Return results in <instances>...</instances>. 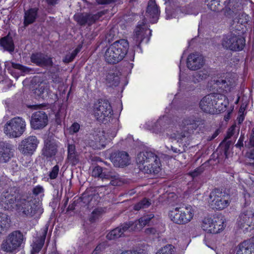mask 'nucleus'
I'll list each match as a JSON object with an SVG mask.
<instances>
[{
    "label": "nucleus",
    "instance_id": "obj_1",
    "mask_svg": "<svg viewBox=\"0 0 254 254\" xmlns=\"http://www.w3.org/2000/svg\"><path fill=\"white\" fill-rule=\"evenodd\" d=\"M228 104V100L224 95L212 93L205 96L201 99L199 107L205 113L214 114L225 110Z\"/></svg>",
    "mask_w": 254,
    "mask_h": 254
},
{
    "label": "nucleus",
    "instance_id": "obj_2",
    "mask_svg": "<svg viewBox=\"0 0 254 254\" xmlns=\"http://www.w3.org/2000/svg\"><path fill=\"white\" fill-rule=\"evenodd\" d=\"M129 44L127 40L121 39L112 44L106 49L104 58L110 64H116L123 59L127 55Z\"/></svg>",
    "mask_w": 254,
    "mask_h": 254
},
{
    "label": "nucleus",
    "instance_id": "obj_3",
    "mask_svg": "<svg viewBox=\"0 0 254 254\" xmlns=\"http://www.w3.org/2000/svg\"><path fill=\"white\" fill-rule=\"evenodd\" d=\"M136 162L139 170L146 173L157 174L160 170L158 158L151 152H142L138 154Z\"/></svg>",
    "mask_w": 254,
    "mask_h": 254
},
{
    "label": "nucleus",
    "instance_id": "obj_4",
    "mask_svg": "<svg viewBox=\"0 0 254 254\" xmlns=\"http://www.w3.org/2000/svg\"><path fill=\"white\" fill-rule=\"evenodd\" d=\"M194 214V210L191 206H180L171 208L168 216L176 224H186L193 219Z\"/></svg>",
    "mask_w": 254,
    "mask_h": 254
},
{
    "label": "nucleus",
    "instance_id": "obj_5",
    "mask_svg": "<svg viewBox=\"0 0 254 254\" xmlns=\"http://www.w3.org/2000/svg\"><path fill=\"white\" fill-rule=\"evenodd\" d=\"M23 241V234L18 231H13L3 240L0 249L7 253H16L19 250Z\"/></svg>",
    "mask_w": 254,
    "mask_h": 254
},
{
    "label": "nucleus",
    "instance_id": "obj_6",
    "mask_svg": "<svg viewBox=\"0 0 254 254\" xmlns=\"http://www.w3.org/2000/svg\"><path fill=\"white\" fill-rule=\"evenodd\" d=\"M39 207L36 205L31 197H22L17 200L16 208L14 210L19 215L31 217L35 215L38 211Z\"/></svg>",
    "mask_w": 254,
    "mask_h": 254
},
{
    "label": "nucleus",
    "instance_id": "obj_7",
    "mask_svg": "<svg viewBox=\"0 0 254 254\" xmlns=\"http://www.w3.org/2000/svg\"><path fill=\"white\" fill-rule=\"evenodd\" d=\"M24 120L20 117L12 118L4 126V132L10 137H18L24 132L25 127Z\"/></svg>",
    "mask_w": 254,
    "mask_h": 254
},
{
    "label": "nucleus",
    "instance_id": "obj_8",
    "mask_svg": "<svg viewBox=\"0 0 254 254\" xmlns=\"http://www.w3.org/2000/svg\"><path fill=\"white\" fill-rule=\"evenodd\" d=\"M93 114L102 122H110L113 116L112 107L108 101H101L94 104Z\"/></svg>",
    "mask_w": 254,
    "mask_h": 254
},
{
    "label": "nucleus",
    "instance_id": "obj_9",
    "mask_svg": "<svg viewBox=\"0 0 254 254\" xmlns=\"http://www.w3.org/2000/svg\"><path fill=\"white\" fill-rule=\"evenodd\" d=\"M201 228L207 233L217 234L224 230V221L220 217L207 216L202 220Z\"/></svg>",
    "mask_w": 254,
    "mask_h": 254
},
{
    "label": "nucleus",
    "instance_id": "obj_10",
    "mask_svg": "<svg viewBox=\"0 0 254 254\" xmlns=\"http://www.w3.org/2000/svg\"><path fill=\"white\" fill-rule=\"evenodd\" d=\"M208 203L212 208L224 209L229 204V196L218 189L214 190L209 195Z\"/></svg>",
    "mask_w": 254,
    "mask_h": 254
},
{
    "label": "nucleus",
    "instance_id": "obj_11",
    "mask_svg": "<svg viewBox=\"0 0 254 254\" xmlns=\"http://www.w3.org/2000/svg\"><path fill=\"white\" fill-rule=\"evenodd\" d=\"M16 195L14 189H10L3 192L0 196V207L4 210L14 211L17 200L19 199Z\"/></svg>",
    "mask_w": 254,
    "mask_h": 254
},
{
    "label": "nucleus",
    "instance_id": "obj_12",
    "mask_svg": "<svg viewBox=\"0 0 254 254\" xmlns=\"http://www.w3.org/2000/svg\"><path fill=\"white\" fill-rule=\"evenodd\" d=\"M245 45V39L240 35L230 34L224 38L222 46L227 49L232 51H240L243 49Z\"/></svg>",
    "mask_w": 254,
    "mask_h": 254
},
{
    "label": "nucleus",
    "instance_id": "obj_13",
    "mask_svg": "<svg viewBox=\"0 0 254 254\" xmlns=\"http://www.w3.org/2000/svg\"><path fill=\"white\" fill-rule=\"evenodd\" d=\"M39 143L36 136H29L21 141L19 150L23 154H31L36 150Z\"/></svg>",
    "mask_w": 254,
    "mask_h": 254
},
{
    "label": "nucleus",
    "instance_id": "obj_14",
    "mask_svg": "<svg viewBox=\"0 0 254 254\" xmlns=\"http://www.w3.org/2000/svg\"><path fill=\"white\" fill-rule=\"evenodd\" d=\"M254 221V213L251 210H246L239 215L237 225L238 228L245 232L253 225Z\"/></svg>",
    "mask_w": 254,
    "mask_h": 254
},
{
    "label": "nucleus",
    "instance_id": "obj_15",
    "mask_svg": "<svg viewBox=\"0 0 254 254\" xmlns=\"http://www.w3.org/2000/svg\"><path fill=\"white\" fill-rule=\"evenodd\" d=\"M48 122L47 115L43 111H38L34 113L31 120V125L35 129H40L47 126Z\"/></svg>",
    "mask_w": 254,
    "mask_h": 254
},
{
    "label": "nucleus",
    "instance_id": "obj_16",
    "mask_svg": "<svg viewBox=\"0 0 254 254\" xmlns=\"http://www.w3.org/2000/svg\"><path fill=\"white\" fill-rule=\"evenodd\" d=\"M150 34V30L145 25L137 26L132 36L133 44L138 47L143 40Z\"/></svg>",
    "mask_w": 254,
    "mask_h": 254
},
{
    "label": "nucleus",
    "instance_id": "obj_17",
    "mask_svg": "<svg viewBox=\"0 0 254 254\" xmlns=\"http://www.w3.org/2000/svg\"><path fill=\"white\" fill-rule=\"evenodd\" d=\"M153 217L154 215L153 214H150L141 217L134 222L126 223V225L128 227V228H127V231H139L141 230L143 228L150 222Z\"/></svg>",
    "mask_w": 254,
    "mask_h": 254
},
{
    "label": "nucleus",
    "instance_id": "obj_18",
    "mask_svg": "<svg viewBox=\"0 0 254 254\" xmlns=\"http://www.w3.org/2000/svg\"><path fill=\"white\" fill-rule=\"evenodd\" d=\"M107 134L105 132H99L95 136L94 139L90 142V146L95 149H101L105 146L107 143L110 141L115 136L114 134L111 137H107Z\"/></svg>",
    "mask_w": 254,
    "mask_h": 254
},
{
    "label": "nucleus",
    "instance_id": "obj_19",
    "mask_svg": "<svg viewBox=\"0 0 254 254\" xmlns=\"http://www.w3.org/2000/svg\"><path fill=\"white\" fill-rule=\"evenodd\" d=\"M111 160L115 166L123 167L129 164V159L127 152L122 151L112 154Z\"/></svg>",
    "mask_w": 254,
    "mask_h": 254
},
{
    "label": "nucleus",
    "instance_id": "obj_20",
    "mask_svg": "<svg viewBox=\"0 0 254 254\" xmlns=\"http://www.w3.org/2000/svg\"><path fill=\"white\" fill-rule=\"evenodd\" d=\"M204 61L203 57L197 53L190 54L187 60V66L191 70H197L204 65Z\"/></svg>",
    "mask_w": 254,
    "mask_h": 254
},
{
    "label": "nucleus",
    "instance_id": "obj_21",
    "mask_svg": "<svg viewBox=\"0 0 254 254\" xmlns=\"http://www.w3.org/2000/svg\"><path fill=\"white\" fill-rule=\"evenodd\" d=\"M160 11L155 0H149L147 7L146 17L150 22L156 23L159 18Z\"/></svg>",
    "mask_w": 254,
    "mask_h": 254
},
{
    "label": "nucleus",
    "instance_id": "obj_22",
    "mask_svg": "<svg viewBox=\"0 0 254 254\" xmlns=\"http://www.w3.org/2000/svg\"><path fill=\"white\" fill-rule=\"evenodd\" d=\"M58 144L53 139L45 141V145L42 150V154L47 157H52L56 154L57 151Z\"/></svg>",
    "mask_w": 254,
    "mask_h": 254
},
{
    "label": "nucleus",
    "instance_id": "obj_23",
    "mask_svg": "<svg viewBox=\"0 0 254 254\" xmlns=\"http://www.w3.org/2000/svg\"><path fill=\"white\" fill-rule=\"evenodd\" d=\"M100 14L92 15L87 13H77L74 15L75 20L80 25H83L85 23L91 24L96 19L99 18Z\"/></svg>",
    "mask_w": 254,
    "mask_h": 254
},
{
    "label": "nucleus",
    "instance_id": "obj_24",
    "mask_svg": "<svg viewBox=\"0 0 254 254\" xmlns=\"http://www.w3.org/2000/svg\"><path fill=\"white\" fill-rule=\"evenodd\" d=\"M127 228L128 227L125 223L124 225L109 232L107 235L106 237L108 240H110L118 239L123 236L125 233L128 232Z\"/></svg>",
    "mask_w": 254,
    "mask_h": 254
},
{
    "label": "nucleus",
    "instance_id": "obj_25",
    "mask_svg": "<svg viewBox=\"0 0 254 254\" xmlns=\"http://www.w3.org/2000/svg\"><path fill=\"white\" fill-rule=\"evenodd\" d=\"M31 59L33 63L40 66L50 65L52 63L50 58L41 54H33Z\"/></svg>",
    "mask_w": 254,
    "mask_h": 254
},
{
    "label": "nucleus",
    "instance_id": "obj_26",
    "mask_svg": "<svg viewBox=\"0 0 254 254\" xmlns=\"http://www.w3.org/2000/svg\"><path fill=\"white\" fill-rule=\"evenodd\" d=\"M237 254H254V246L252 242L245 241L239 246Z\"/></svg>",
    "mask_w": 254,
    "mask_h": 254
},
{
    "label": "nucleus",
    "instance_id": "obj_27",
    "mask_svg": "<svg viewBox=\"0 0 254 254\" xmlns=\"http://www.w3.org/2000/svg\"><path fill=\"white\" fill-rule=\"evenodd\" d=\"M0 46L9 52H12L14 49V45L12 38L9 35L0 39Z\"/></svg>",
    "mask_w": 254,
    "mask_h": 254
},
{
    "label": "nucleus",
    "instance_id": "obj_28",
    "mask_svg": "<svg viewBox=\"0 0 254 254\" xmlns=\"http://www.w3.org/2000/svg\"><path fill=\"white\" fill-rule=\"evenodd\" d=\"M37 8H31L25 11L24 24L27 26L33 23L37 16Z\"/></svg>",
    "mask_w": 254,
    "mask_h": 254
},
{
    "label": "nucleus",
    "instance_id": "obj_29",
    "mask_svg": "<svg viewBox=\"0 0 254 254\" xmlns=\"http://www.w3.org/2000/svg\"><path fill=\"white\" fill-rule=\"evenodd\" d=\"M12 156L13 152L11 147L7 144L3 145V148L1 149L0 152V161L3 162L8 161Z\"/></svg>",
    "mask_w": 254,
    "mask_h": 254
},
{
    "label": "nucleus",
    "instance_id": "obj_30",
    "mask_svg": "<svg viewBox=\"0 0 254 254\" xmlns=\"http://www.w3.org/2000/svg\"><path fill=\"white\" fill-rule=\"evenodd\" d=\"M92 176L94 177H100L103 180V179H109L111 178H112L113 176L107 174L105 172L102 173V169L101 167L99 166L95 167L92 173Z\"/></svg>",
    "mask_w": 254,
    "mask_h": 254
},
{
    "label": "nucleus",
    "instance_id": "obj_31",
    "mask_svg": "<svg viewBox=\"0 0 254 254\" xmlns=\"http://www.w3.org/2000/svg\"><path fill=\"white\" fill-rule=\"evenodd\" d=\"M9 219L4 214L0 213V235L9 226Z\"/></svg>",
    "mask_w": 254,
    "mask_h": 254
},
{
    "label": "nucleus",
    "instance_id": "obj_32",
    "mask_svg": "<svg viewBox=\"0 0 254 254\" xmlns=\"http://www.w3.org/2000/svg\"><path fill=\"white\" fill-rule=\"evenodd\" d=\"M44 241V238H41L34 242L32 245V249L31 250V254H38L42 248Z\"/></svg>",
    "mask_w": 254,
    "mask_h": 254
},
{
    "label": "nucleus",
    "instance_id": "obj_33",
    "mask_svg": "<svg viewBox=\"0 0 254 254\" xmlns=\"http://www.w3.org/2000/svg\"><path fill=\"white\" fill-rule=\"evenodd\" d=\"M68 159L69 161L73 164L75 165L77 162L75 154V146L73 145H69L68 146Z\"/></svg>",
    "mask_w": 254,
    "mask_h": 254
},
{
    "label": "nucleus",
    "instance_id": "obj_34",
    "mask_svg": "<svg viewBox=\"0 0 254 254\" xmlns=\"http://www.w3.org/2000/svg\"><path fill=\"white\" fill-rule=\"evenodd\" d=\"M5 66L8 69H10L9 68L10 67H12L15 70H19V74H22V72H26L28 70L26 67L23 66L21 64H15L12 62H6L5 63Z\"/></svg>",
    "mask_w": 254,
    "mask_h": 254
},
{
    "label": "nucleus",
    "instance_id": "obj_35",
    "mask_svg": "<svg viewBox=\"0 0 254 254\" xmlns=\"http://www.w3.org/2000/svg\"><path fill=\"white\" fill-rule=\"evenodd\" d=\"M107 81L111 86H118L120 81V78L118 75L109 74L107 76Z\"/></svg>",
    "mask_w": 254,
    "mask_h": 254
},
{
    "label": "nucleus",
    "instance_id": "obj_36",
    "mask_svg": "<svg viewBox=\"0 0 254 254\" xmlns=\"http://www.w3.org/2000/svg\"><path fill=\"white\" fill-rule=\"evenodd\" d=\"M156 254H174V247L172 245H167L160 249Z\"/></svg>",
    "mask_w": 254,
    "mask_h": 254
},
{
    "label": "nucleus",
    "instance_id": "obj_37",
    "mask_svg": "<svg viewBox=\"0 0 254 254\" xmlns=\"http://www.w3.org/2000/svg\"><path fill=\"white\" fill-rule=\"evenodd\" d=\"M80 49L78 48L75 49L74 51L72 52L71 53L67 55L64 59L63 60L64 63H69L71 62L73 59L75 58L77 54L79 52Z\"/></svg>",
    "mask_w": 254,
    "mask_h": 254
},
{
    "label": "nucleus",
    "instance_id": "obj_38",
    "mask_svg": "<svg viewBox=\"0 0 254 254\" xmlns=\"http://www.w3.org/2000/svg\"><path fill=\"white\" fill-rule=\"evenodd\" d=\"M150 205V202L147 199H144L134 206L135 210H139L141 208L148 207Z\"/></svg>",
    "mask_w": 254,
    "mask_h": 254
},
{
    "label": "nucleus",
    "instance_id": "obj_39",
    "mask_svg": "<svg viewBox=\"0 0 254 254\" xmlns=\"http://www.w3.org/2000/svg\"><path fill=\"white\" fill-rule=\"evenodd\" d=\"M59 169L60 167L58 165H55L52 168L49 173V176L51 179L53 180L57 178L59 172Z\"/></svg>",
    "mask_w": 254,
    "mask_h": 254
},
{
    "label": "nucleus",
    "instance_id": "obj_40",
    "mask_svg": "<svg viewBox=\"0 0 254 254\" xmlns=\"http://www.w3.org/2000/svg\"><path fill=\"white\" fill-rule=\"evenodd\" d=\"M144 234L147 236H154L158 234V231L154 227H149L145 229Z\"/></svg>",
    "mask_w": 254,
    "mask_h": 254
},
{
    "label": "nucleus",
    "instance_id": "obj_41",
    "mask_svg": "<svg viewBox=\"0 0 254 254\" xmlns=\"http://www.w3.org/2000/svg\"><path fill=\"white\" fill-rule=\"evenodd\" d=\"M80 128V125L77 123H74L69 128L68 130L70 134H73L77 132Z\"/></svg>",
    "mask_w": 254,
    "mask_h": 254
},
{
    "label": "nucleus",
    "instance_id": "obj_42",
    "mask_svg": "<svg viewBox=\"0 0 254 254\" xmlns=\"http://www.w3.org/2000/svg\"><path fill=\"white\" fill-rule=\"evenodd\" d=\"M207 74L206 73H203L202 71H199L196 73V75L194 77V79H193V81L194 82H199L203 79L205 78Z\"/></svg>",
    "mask_w": 254,
    "mask_h": 254
},
{
    "label": "nucleus",
    "instance_id": "obj_43",
    "mask_svg": "<svg viewBox=\"0 0 254 254\" xmlns=\"http://www.w3.org/2000/svg\"><path fill=\"white\" fill-rule=\"evenodd\" d=\"M40 86V87L39 88H36L35 90V94L38 96H41V94L44 93V88H43V87L45 86L44 84H41Z\"/></svg>",
    "mask_w": 254,
    "mask_h": 254
},
{
    "label": "nucleus",
    "instance_id": "obj_44",
    "mask_svg": "<svg viewBox=\"0 0 254 254\" xmlns=\"http://www.w3.org/2000/svg\"><path fill=\"white\" fill-rule=\"evenodd\" d=\"M101 211L99 209L94 210L92 213V219L95 220L101 214Z\"/></svg>",
    "mask_w": 254,
    "mask_h": 254
},
{
    "label": "nucleus",
    "instance_id": "obj_45",
    "mask_svg": "<svg viewBox=\"0 0 254 254\" xmlns=\"http://www.w3.org/2000/svg\"><path fill=\"white\" fill-rule=\"evenodd\" d=\"M33 192L34 194L38 195L43 192V188L41 186H36L33 189Z\"/></svg>",
    "mask_w": 254,
    "mask_h": 254
},
{
    "label": "nucleus",
    "instance_id": "obj_46",
    "mask_svg": "<svg viewBox=\"0 0 254 254\" xmlns=\"http://www.w3.org/2000/svg\"><path fill=\"white\" fill-rule=\"evenodd\" d=\"M120 254H142L136 250H128L122 252Z\"/></svg>",
    "mask_w": 254,
    "mask_h": 254
},
{
    "label": "nucleus",
    "instance_id": "obj_47",
    "mask_svg": "<svg viewBox=\"0 0 254 254\" xmlns=\"http://www.w3.org/2000/svg\"><path fill=\"white\" fill-rule=\"evenodd\" d=\"M246 155L250 160L253 161V163L254 164V149L248 152Z\"/></svg>",
    "mask_w": 254,
    "mask_h": 254
},
{
    "label": "nucleus",
    "instance_id": "obj_48",
    "mask_svg": "<svg viewBox=\"0 0 254 254\" xmlns=\"http://www.w3.org/2000/svg\"><path fill=\"white\" fill-rule=\"evenodd\" d=\"M115 0H96L98 4H105L115 1Z\"/></svg>",
    "mask_w": 254,
    "mask_h": 254
},
{
    "label": "nucleus",
    "instance_id": "obj_49",
    "mask_svg": "<svg viewBox=\"0 0 254 254\" xmlns=\"http://www.w3.org/2000/svg\"><path fill=\"white\" fill-rule=\"evenodd\" d=\"M171 14V12L168 10H166V19H170L172 17H175L176 16L175 14H174L173 16H171L170 14Z\"/></svg>",
    "mask_w": 254,
    "mask_h": 254
},
{
    "label": "nucleus",
    "instance_id": "obj_50",
    "mask_svg": "<svg viewBox=\"0 0 254 254\" xmlns=\"http://www.w3.org/2000/svg\"><path fill=\"white\" fill-rule=\"evenodd\" d=\"M226 81L224 80H221V81H217V84L219 85L222 84V86H221V88H223V87H226V86L224 85L225 83H226Z\"/></svg>",
    "mask_w": 254,
    "mask_h": 254
},
{
    "label": "nucleus",
    "instance_id": "obj_51",
    "mask_svg": "<svg viewBox=\"0 0 254 254\" xmlns=\"http://www.w3.org/2000/svg\"><path fill=\"white\" fill-rule=\"evenodd\" d=\"M179 68H180V75H179V80H180V82L183 79L184 73L182 70V69H181V67L180 66H179Z\"/></svg>",
    "mask_w": 254,
    "mask_h": 254
},
{
    "label": "nucleus",
    "instance_id": "obj_52",
    "mask_svg": "<svg viewBox=\"0 0 254 254\" xmlns=\"http://www.w3.org/2000/svg\"><path fill=\"white\" fill-rule=\"evenodd\" d=\"M162 122H163V120H162V119H159V120L158 121V122H157V123L156 125H155V127H156V128H158V126H160V127H161V125H162Z\"/></svg>",
    "mask_w": 254,
    "mask_h": 254
},
{
    "label": "nucleus",
    "instance_id": "obj_53",
    "mask_svg": "<svg viewBox=\"0 0 254 254\" xmlns=\"http://www.w3.org/2000/svg\"><path fill=\"white\" fill-rule=\"evenodd\" d=\"M239 123H241L244 120V116L243 114H241L238 118Z\"/></svg>",
    "mask_w": 254,
    "mask_h": 254
},
{
    "label": "nucleus",
    "instance_id": "obj_54",
    "mask_svg": "<svg viewBox=\"0 0 254 254\" xmlns=\"http://www.w3.org/2000/svg\"><path fill=\"white\" fill-rule=\"evenodd\" d=\"M234 128H235V127L233 126V127H231V128L229 129V132H228V136H229V137H230L232 135V134L233 133V131L234 129Z\"/></svg>",
    "mask_w": 254,
    "mask_h": 254
},
{
    "label": "nucleus",
    "instance_id": "obj_55",
    "mask_svg": "<svg viewBox=\"0 0 254 254\" xmlns=\"http://www.w3.org/2000/svg\"><path fill=\"white\" fill-rule=\"evenodd\" d=\"M250 142L252 145L254 146V137H250Z\"/></svg>",
    "mask_w": 254,
    "mask_h": 254
},
{
    "label": "nucleus",
    "instance_id": "obj_56",
    "mask_svg": "<svg viewBox=\"0 0 254 254\" xmlns=\"http://www.w3.org/2000/svg\"><path fill=\"white\" fill-rule=\"evenodd\" d=\"M48 3L53 4L56 2L57 0H47Z\"/></svg>",
    "mask_w": 254,
    "mask_h": 254
},
{
    "label": "nucleus",
    "instance_id": "obj_57",
    "mask_svg": "<svg viewBox=\"0 0 254 254\" xmlns=\"http://www.w3.org/2000/svg\"><path fill=\"white\" fill-rule=\"evenodd\" d=\"M236 146L237 147H241V146H243V143H242V142H240V139L238 140V142L236 144Z\"/></svg>",
    "mask_w": 254,
    "mask_h": 254
},
{
    "label": "nucleus",
    "instance_id": "obj_58",
    "mask_svg": "<svg viewBox=\"0 0 254 254\" xmlns=\"http://www.w3.org/2000/svg\"><path fill=\"white\" fill-rule=\"evenodd\" d=\"M244 111H245V108L241 106L240 109V110H239L240 113H242V114H243Z\"/></svg>",
    "mask_w": 254,
    "mask_h": 254
},
{
    "label": "nucleus",
    "instance_id": "obj_59",
    "mask_svg": "<svg viewBox=\"0 0 254 254\" xmlns=\"http://www.w3.org/2000/svg\"><path fill=\"white\" fill-rule=\"evenodd\" d=\"M172 149L173 150V151L175 152V153H178L180 152V150H178L177 148H174L173 147H172Z\"/></svg>",
    "mask_w": 254,
    "mask_h": 254
},
{
    "label": "nucleus",
    "instance_id": "obj_60",
    "mask_svg": "<svg viewBox=\"0 0 254 254\" xmlns=\"http://www.w3.org/2000/svg\"><path fill=\"white\" fill-rule=\"evenodd\" d=\"M230 113H229L227 116H225V119L226 121H227V120H228L229 119V115H230Z\"/></svg>",
    "mask_w": 254,
    "mask_h": 254
},
{
    "label": "nucleus",
    "instance_id": "obj_61",
    "mask_svg": "<svg viewBox=\"0 0 254 254\" xmlns=\"http://www.w3.org/2000/svg\"><path fill=\"white\" fill-rule=\"evenodd\" d=\"M251 137H254V127L253 128V129L252 130V133Z\"/></svg>",
    "mask_w": 254,
    "mask_h": 254
},
{
    "label": "nucleus",
    "instance_id": "obj_62",
    "mask_svg": "<svg viewBox=\"0 0 254 254\" xmlns=\"http://www.w3.org/2000/svg\"><path fill=\"white\" fill-rule=\"evenodd\" d=\"M191 175H192L193 177H194L195 176L197 175V174H196V171H195V172H193V173H192Z\"/></svg>",
    "mask_w": 254,
    "mask_h": 254
},
{
    "label": "nucleus",
    "instance_id": "obj_63",
    "mask_svg": "<svg viewBox=\"0 0 254 254\" xmlns=\"http://www.w3.org/2000/svg\"><path fill=\"white\" fill-rule=\"evenodd\" d=\"M176 138H177V139H180V138H181L179 136H176Z\"/></svg>",
    "mask_w": 254,
    "mask_h": 254
},
{
    "label": "nucleus",
    "instance_id": "obj_64",
    "mask_svg": "<svg viewBox=\"0 0 254 254\" xmlns=\"http://www.w3.org/2000/svg\"><path fill=\"white\" fill-rule=\"evenodd\" d=\"M182 137H185V135H182Z\"/></svg>",
    "mask_w": 254,
    "mask_h": 254
}]
</instances>
